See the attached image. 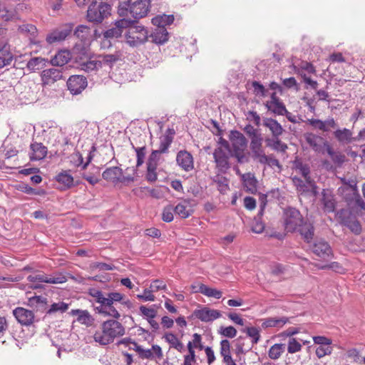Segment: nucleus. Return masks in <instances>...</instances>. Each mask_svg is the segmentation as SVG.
<instances>
[{
    "instance_id": "1",
    "label": "nucleus",
    "mask_w": 365,
    "mask_h": 365,
    "mask_svg": "<svg viewBox=\"0 0 365 365\" xmlns=\"http://www.w3.org/2000/svg\"><path fill=\"white\" fill-rule=\"evenodd\" d=\"M88 294L94 298V301L100 305L96 307V313L104 317L119 319L120 314L118 309L117 303L124 299V295L120 292H103L96 288L88 289Z\"/></svg>"
},
{
    "instance_id": "2",
    "label": "nucleus",
    "mask_w": 365,
    "mask_h": 365,
    "mask_svg": "<svg viewBox=\"0 0 365 365\" xmlns=\"http://www.w3.org/2000/svg\"><path fill=\"white\" fill-rule=\"evenodd\" d=\"M150 8V0H125L119 2L118 14L123 19L133 21V24H138L139 19L148 14Z\"/></svg>"
},
{
    "instance_id": "3",
    "label": "nucleus",
    "mask_w": 365,
    "mask_h": 365,
    "mask_svg": "<svg viewBox=\"0 0 365 365\" xmlns=\"http://www.w3.org/2000/svg\"><path fill=\"white\" fill-rule=\"evenodd\" d=\"M117 319L114 318L108 319L101 324V331H96L93 336L96 342L106 346L113 343L115 338L125 334V327Z\"/></svg>"
},
{
    "instance_id": "4",
    "label": "nucleus",
    "mask_w": 365,
    "mask_h": 365,
    "mask_svg": "<svg viewBox=\"0 0 365 365\" xmlns=\"http://www.w3.org/2000/svg\"><path fill=\"white\" fill-rule=\"evenodd\" d=\"M111 6L106 2L93 1L87 10V19L94 24L101 23L106 18L110 15Z\"/></svg>"
},
{
    "instance_id": "5",
    "label": "nucleus",
    "mask_w": 365,
    "mask_h": 365,
    "mask_svg": "<svg viewBox=\"0 0 365 365\" xmlns=\"http://www.w3.org/2000/svg\"><path fill=\"white\" fill-rule=\"evenodd\" d=\"M125 34L126 43L132 47H138L145 43L149 38L148 29L138 24H133L128 27Z\"/></svg>"
},
{
    "instance_id": "6",
    "label": "nucleus",
    "mask_w": 365,
    "mask_h": 365,
    "mask_svg": "<svg viewBox=\"0 0 365 365\" xmlns=\"http://www.w3.org/2000/svg\"><path fill=\"white\" fill-rule=\"evenodd\" d=\"M283 217L284 229L288 232H296L304 220L301 212L292 207H288L284 210Z\"/></svg>"
},
{
    "instance_id": "7",
    "label": "nucleus",
    "mask_w": 365,
    "mask_h": 365,
    "mask_svg": "<svg viewBox=\"0 0 365 365\" xmlns=\"http://www.w3.org/2000/svg\"><path fill=\"white\" fill-rule=\"evenodd\" d=\"M66 86L71 94H81L88 86L87 78L83 75H72L66 81Z\"/></svg>"
},
{
    "instance_id": "8",
    "label": "nucleus",
    "mask_w": 365,
    "mask_h": 365,
    "mask_svg": "<svg viewBox=\"0 0 365 365\" xmlns=\"http://www.w3.org/2000/svg\"><path fill=\"white\" fill-rule=\"evenodd\" d=\"M73 28V24H65L58 28L53 30L46 38L48 43L52 44L56 42H60L69 36Z\"/></svg>"
},
{
    "instance_id": "9",
    "label": "nucleus",
    "mask_w": 365,
    "mask_h": 365,
    "mask_svg": "<svg viewBox=\"0 0 365 365\" xmlns=\"http://www.w3.org/2000/svg\"><path fill=\"white\" fill-rule=\"evenodd\" d=\"M13 314L19 323L22 326L29 327L35 322H38L39 319H36L34 313L24 307H16L13 310Z\"/></svg>"
},
{
    "instance_id": "10",
    "label": "nucleus",
    "mask_w": 365,
    "mask_h": 365,
    "mask_svg": "<svg viewBox=\"0 0 365 365\" xmlns=\"http://www.w3.org/2000/svg\"><path fill=\"white\" fill-rule=\"evenodd\" d=\"M27 280L31 282H45L48 284H61L66 282L67 278L65 275L59 274L55 277H48L43 272H36L27 277Z\"/></svg>"
},
{
    "instance_id": "11",
    "label": "nucleus",
    "mask_w": 365,
    "mask_h": 365,
    "mask_svg": "<svg viewBox=\"0 0 365 365\" xmlns=\"http://www.w3.org/2000/svg\"><path fill=\"white\" fill-rule=\"evenodd\" d=\"M133 21H130L128 19L122 18L115 22V27L109 29L103 32V38H118L122 36L124 29L128 28L133 24Z\"/></svg>"
},
{
    "instance_id": "12",
    "label": "nucleus",
    "mask_w": 365,
    "mask_h": 365,
    "mask_svg": "<svg viewBox=\"0 0 365 365\" xmlns=\"http://www.w3.org/2000/svg\"><path fill=\"white\" fill-rule=\"evenodd\" d=\"M310 248L314 255L324 259L332 255V250L329 242L322 238L316 239Z\"/></svg>"
},
{
    "instance_id": "13",
    "label": "nucleus",
    "mask_w": 365,
    "mask_h": 365,
    "mask_svg": "<svg viewBox=\"0 0 365 365\" xmlns=\"http://www.w3.org/2000/svg\"><path fill=\"white\" fill-rule=\"evenodd\" d=\"M213 158L217 168L222 173H226L230 168L229 163V155L223 150L221 147L217 148L213 153Z\"/></svg>"
},
{
    "instance_id": "14",
    "label": "nucleus",
    "mask_w": 365,
    "mask_h": 365,
    "mask_svg": "<svg viewBox=\"0 0 365 365\" xmlns=\"http://www.w3.org/2000/svg\"><path fill=\"white\" fill-rule=\"evenodd\" d=\"M192 316L202 322H210L220 318L221 317V313L218 310L204 307L200 309L194 310Z\"/></svg>"
},
{
    "instance_id": "15",
    "label": "nucleus",
    "mask_w": 365,
    "mask_h": 365,
    "mask_svg": "<svg viewBox=\"0 0 365 365\" xmlns=\"http://www.w3.org/2000/svg\"><path fill=\"white\" fill-rule=\"evenodd\" d=\"M344 213L345 210L344 209L340 210L337 213L340 223L348 227L354 234L359 235L362 230L359 221L356 219L352 220L350 215H344Z\"/></svg>"
},
{
    "instance_id": "16",
    "label": "nucleus",
    "mask_w": 365,
    "mask_h": 365,
    "mask_svg": "<svg viewBox=\"0 0 365 365\" xmlns=\"http://www.w3.org/2000/svg\"><path fill=\"white\" fill-rule=\"evenodd\" d=\"M320 202L322 205V208L324 212L331 213L335 211L336 202L331 190L328 189L322 190Z\"/></svg>"
},
{
    "instance_id": "17",
    "label": "nucleus",
    "mask_w": 365,
    "mask_h": 365,
    "mask_svg": "<svg viewBox=\"0 0 365 365\" xmlns=\"http://www.w3.org/2000/svg\"><path fill=\"white\" fill-rule=\"evenodd\" d=\"M41 81L45 85H51L60 79H64L66 77L63 76L62 69L59 68H48L45 69L41 73Z\"/></svg>"
},
{
    "instance_id": "18",
    "label": "nucleus",
    "mask_w": 365,
    "mask_h": 365,
    "mask_svg": "<svg viewBox=\"0 0 365 365\" xmlns=\"http://www.w3.org/2000/svg\"><path fill=\"white\" fill-rule=\"evenodd\" d=\"M229 139L232 144V151L245 150L247 146V138L238 130H231Z\"/></svg>"
},
{
    "instance_id": "19",
    "label": "nucleus",
    "mask_w": 365,
    "mask_h": 365,
    "mask_svg": "<svg viewBox=\"0 0 365 365\" xmlns=\"http://www.w3.org/2000/svg\"><path fill=\"white\" fill-rule=\"evenodd\" d=\"M176 162L185 171H190L194 168L192 155L187 150H180L177 153Z\"/></svg>"
},
{
    "instance_id": "20",
    "label": "nucleus",
    "mask_w": 365,
    "mask_h": 365,
    "mask_svg": "<svg viewBox=\"0 0 365 365\" xmlns=\"http://www.w3.org/2000/svg\"><path fill=\"white\" fill-rule=\"evenodd\" d=\"M314 227L313 224L309 221L303 220L302 223L299 225L297 231L299 232L306 243H311L314 236Z\"/></svg>"
},
{
    "instance_id": "21",
    "label": "nucleus",
    "mask_w": 365,
    "mask_h": 365,
    "mask_svg": "<svg viewBox=\"0 0 365 365\" xmlns=\"http://www.w3.org/2000/svg\"><path fill=\"white\" fill-rule=\"evenodd\" d=\"M323 145L335 166L336 168H341L346 160L345 155L340 151H335L327 140L324 141Z\"/></svg>"
},
{
    "instance_id": "22",
    "label": "nucleus",
    "mask_w": 365,
    "mask_h": 365,
    "mask_svg": "<svg viewBox=\"0 0 365 365\" xmlns=\"http://www.w3.org/2000/svg\"><path fill=\"white\" fill-rule=\"evenodd\" d=\"M339 193L342 199L346 202L348 207L353 202L354 197L358 194L359 190L356 184L349 185V186H341L338 188Z\"/></svg>"
},
{
    "instance_id": "23",
    "label": "nucleus",
    "mask_w": 365,
    "mask_h": 365,
    "mask_svg": "<svg viewBox=\"0 0 365 365\" xmlns=\"http://www.w3.org/2000/svg\"><path fill=\"white\" fill-rule=\"evenodd\" d=\"M135 351L139 354V357L142 359H153L154 354L158 359L163 356V351L159 345L154 344L150 349H144L143 347H137Z\"/></svg>"
},
{
    "instance_id": "24",
    "label": "nucleus",
    "mask_w": 365,
    "mask_h": 365,
    "mask_svg": "<svg viewBox=\"0 0 365 365\" xmlns=\"http://www.w3.org/2000/svg\"><path fill=\"white\" fill-rule=\"evenodd\" d=\"M30 149L32 151L29 156L31 161L43 160L48 153L47 147L41 143L34 142L31 143Z\"/></svg>"
},
{
    "instance_id": "25",
    "label": "nucleus",
    "mask_w": 365,
    "mask_h": 365,
    "mask_svg": "<svg viewBox=\"0 0 365 365\" xmlns=\"http://www.w3.org/2000/svg\"><path fill=\"white\" fill-rule=\"evenodd\" d=\"M123 173V170L120 168L118 166L110 167L103 172L102 178L108 182L117 184L119 182Z\"/></svg>"
},
{
    "instance_id": "26",
    "label": "nucleus",
    "mask_w": 365,
    "mask_h": 365,
    "mask_svg": "<svg viewBox=\"0 0 365 365\" xmlns=\"http://www.w3.org/2000/svg\"><path fill=\"white\" fill-rule=\"evenodd\" d=\"M121 56L122 54L120 51H117L112 54L103 53L98 55V60L97 61L101 63V68H102L103 66H107L111 69L114 64L120 59Z\"/></svg>"
},
{
    "instance_id": "27",
    "label": "nucleus",
    "mask_w": 365,
    "mask_h": 365,
    "mask_svg": "<svg viewBox=\"0 0 365 365\" xmlns=\"http://www.w3.org/2000/svg\"><path fill=\"white\" fill-rule=\"evenodd\" d=\"M175 135V130L174 128H169L166 130L165 135L160 138V142L158 149L160 152L163 153H167L168 152V149L173 141Z\"/></svg>"
},
{
    "instance_id": "28",
    "label": "nucleus",
    "mask_w": 365,
    "mask_h": 365,
    "mask_svg": "<svg viewBox=\"0 0 365 365\" xmlns=\"http://www.w3.org/2000/svg\"><path fill=\"white\" fill-rule=\"evenodd\" d=\"M263 125L269 129L272 137H279L284 131L282 125L277 120L272 118H264Z\"/></svg>"
},
{
    "instance_id": "29",
    "label": "nucleus",
    "mask_w": 365,
    "mask_h": 365,
    "mask_svg": "<svg viewBox=\"0 0 365 365\" xmlns=\"http://www.w3.org/2000/svg\"><path fill=\"white\" fill-rule=\"evenodd\" d=\"M71 59V53L68 50L59 51L51 60L53 66L61 67Z\"/></svg>"
},
{
    "instance_id": "30",
    "label": "nucleus",
    "mask_w": 365,
    "mask_h": 365,
    "mask_svg": "<svg viewBox=\"0 0 365 365\" xmlns=\"http://www.w3.org/2000/svg\"><path fill=\"white\" fill-rule=\"evenodd\" d=\"M18 31L21 34L26 35L29 38L31 43L38 44V42L35 40L38 34V30L36 26L31 24H24L19 26Z\"/></svg>"
},
{
    "instance_id": "31",
    "label": "nucleus",
    "mask_w": 365,
    "mask_h": 365,
    "mask_svg": "<svg viewBox=\"0 0 365 365\" xmlns=\"http://www.w3.org/2000/svg\"><path fill=\"white\" fill-rule=\"evenodd\" d=\"M149 37L152 38L151 41L153 43L156 44H163L168 41L169 33L166 28H160L157 26L155 31L149 35Z\"/></svg>"
},
{
    "instance_id": "32",
    "label": "nucleus",
    "mask_w": 365,
    "mask_h": 365,
    "mask_svg": "<svg viewBox=\"0 0 365 365\" xmlns=\"http://www.w3.org/2000/svg\"><path fill=\"white\" fill-rule=\"evenodd\" d=\"M55 180L61 185V190H66L73 186V178L69 174V170H63L59 173Z\"/></svg>"
},
{
    "instance_id": "33",
    "label": "nucleus",
    "mask_w": 365,
    "mask_h": 365,
    "mask_svg": "<svg viewBox=\"0 0 365 365\" xmlns=\"http://www.w3.org/2000/svg\"><path fill=\"white\" fill-rule=\"evenodd\" d=\"M333 134L337 141L341 144H348L354 141L352 138V131L348 128L336 129Z\"/></svg>"
},
{
    "instance_id": "34",
    "label": "nucleus",
    "mask_w": 365,
    "mask_h": 365,
    "mask_svg": "<svg viewBox=\"0 0 365 365\" xmlns=\"http://www.w3.org/2000/svg\"><path fill=\"white\" fill-rule=\"evenodd\" d=\"M71 314L77 315V321L87 327L92 326L95 321L94 318L87 310L73 309L71 311Z\"/></svg>"
},
{
    "instance_id": "35",
    "label": "nucleus",
    "mask_w": 365,
    "mask_h": 365,
    "mask_svg": "<svg viewBox=\"0 0 365 365\" xmlns=\"http://www.w3.org/2000/svg\"><path fill=\"white\" fill-rule=\"evenodd\" d=\"M293 317H291L292 319ZM290 318L287 317H282L279 318L269 317L264 319L262 324V327L264 329L269 327H282L285 324L290 323Z\"/></svg>"
},
{
    "instance_id": "36",
    "label": "nucleus",
    "mask_w": 365,
    "mask_h": 365,
    "mask_svg": "<svg viewBox=\"0 0 365 365\" xmlns=\"http://www.w3.org/2000/svg\"><path fill=\"white\" fill-rule=\"evenodd\" d=\"M174 16L173 14L157 15L152 19V24L160 28L165 27L172 24L174 21Z\"/></svg>"
},
{
    "instance_id": "37",
    "label": "nucleus",
    "mask_w": 365,
    "mask_h": 365,
    "mask_svg": "<svg viewBox=\"0 0 365 365\" xmlns=\"http://www.w3.org/2000/svg\"><path fill=\"white\" fill-rule=\"evenodd\" d=\"M48 60L42 57L31 58L27 63L26 67L29 70L35 71L41 70L46 66Z\"/></svg>"
},
{
    "instance_id": "38",
    "label": "nucleus",
    "mask_w": 365,
    "mask_h": 365,
    "mask_svg": "<svg viewBox=\"0 0 365 365\" xmlns=\"http://www.w3.org/2000/svg\"><path fill=\"white\" fill-rule=\"evenodd\" d=\"M242 180L251 193L256 192L257 180L254 174L248 173L242 175Z\"/></svg>"
},
{
    "instance_id": "39",
    "label": "nucleus",
    "mask_w": 365,
    "mask_h": 365,
    "mask_svg": "<svg viewBox=\"0 0 365 365\" xmlns=\"http://www.w3.org/2000/svg\"><path fill=\"white\" fill-rule=\"evenodd\" d=\"M163 338L170 345V347L175 349L179 352H182L184 351L183 344L180 340H178L176 335L173 333H165L163 336Z\"/></svg>"
},
{
    "instance_id": "40",
    "label": "nucleus",
    "mask_w": 365,
    "mask_h": 365,
    "mask_svg": "<svg viewBox=\"0 0 365 365\" xmlns=\"http://www.w3.org/2000/svg\"><path fill=\"white\" fill-rule=\"evenodd\" d=\"M195 292H200L207 297H214L215 299H220L222 297V292L216 289L210 288L204 284H201L198 289L195 291Z\"/></svg>"
},
{
    "instance_id": "41",
    "label": "nucleus",
    "mask_w": 365,
    "mask_h": 365,
    "mask_svg": "<svg viewBox=\"0 0 365 365\" xmlns=\"http://www.w3.org/2000/svg\"><path fill=\"white\" fill-rule=\"evenodd\" d=\"M306 142L315 152H321V145L317 143V140H324L321 136L317 135L312 133H307L304 134Z\"/></svg>"
},
{
    "instance_id": "42",
    "label": "nucleus",
    "mask_w": 365,
    "mask_h": 365,
    "mask_svg": "<svg viewBox=\"0 0 365 365\" xmlns=\"http://www.w3.org/2000/svg\"><path fill=\"white\" fill-rule=\"evenodd\" d=\"M79 68L81 71L86 73L96 72L101 68V63L97 60L87 61L82 62L79 64Z\"/></svg>"
},
{
    "instance_id": "43",
    "label": "nucleus",
    "mask_w": 365,
    "mask_h": 365,
    "mask_svg": "<svg viewBox=\"0 0 365 365\" xmlns=\"http://www.w3.org/2000/svg\"><path fill=\"white\" fill-rule=\"evenodd\" d=\"M285 351L284 344H274L268 351V356L273 360L278 359Z\"/></svg>"
},
{
    "instance_id": "44",
    "label": "nucleus",
    "mask_w": 365,
    "mask_h": 365,
    "mask_svg": "<svg viewBox=\"0 0 365 365\" xmlns=\"http://www.w3.org/2000/svg\"><path fill=\"white\" fill-rule=\"evenodd\" d=\"M188 204L189 202L186 200L178 203L175 207H173L174 212L181 218L185 219L191 215L190 210L187 209Z\"/></svg>"
},
{
    "instance_id": "45",
    "label": "nucleus",
    "mask_w": 365,
    "mask_h": 365,
    "mask_svg": "<svg viewBox=\"0 0 365 365\" xmlns=\"http://www.w3.org/2000/svg\"><path fill=\"white\" fill-rule=\"evenodd\" d=\"M132 148L135 151L137 158L136 167L135 168H133V173L135 174L137 173V168L140 167L144 163V160L146 155V147L143 146L136 148L132 144Z\"/></svg>"
},
{
    "instance_id": "46",
    "label": "nucleus",
    "mask_w": 365,
    "mask_h": 365,
    "mask_svg": "<svg viewBox=\"0 0 365 365\" xmlns=\"http://www.w3.org/2000/svg\"><path fill=\"white\" fill-rule=\"evenodd\" d=\"M242 331L246 333L247 336L252 339V344H257L261 338V335L259 333V328L255 327H246L242 329Z\"/></svg>"
},
{
    "instance_id": "47",
    "label": "nucleus",
    "mask_w": 365,
    "mask_h": 365,
    "mask_svg": "<svg viewBox=\"0 0 365 365\" xmlns=\"http://www.w3.org/2000/svg\"><path fill=\"white\" fill-rule=\"evenodd\" d=\"M18 190L28 195L43 196L46 194V191L44 189H35L25 183L19 185L18 187Z\"/></svg>"
},
{
    "instance_id": "48",
    "label": "nucleus",
    "mask_w": 365,
    "mask_h": 365,
    "mask_svg": "<svg viewBox=\"0 0 365 365\" xmlns=\"http://www.w3.org/2000/svg\"><path fill=\"white\" fill-rule=\"evenodd\" d=\"M141 315L146 320L155 319L157 316L158 312L153 307H146L144 305H141L139 307Z\"/></svg>"
},
{
    "instance_id": "49",
    "label": "nucleus",
    "mask_w": 365,
    "mask_h": 365,
    "mask_svg": "<svg viewBox=\"0 0 365 365\" xmlns=\"http://www.w3.org/2000/svg\"><path fill=\"white\" fill-rule=\"evenodd\" d=\"M217 332L219 334L230 339L235 337L237 333V329L232 326H221Z\"/></svg>"
},
{
    "instance_id": "50",
    "label": "nucleus",
    "mask_w": 365,
    "mask_h": 365,
    "mask_svg": "<svg viewBox=\"0 0 365 365\" xmlns=\"http://www.w3.org/2000/svg\"><path fill=\"white\" fill-rule=\"evenodd\" d=\"M68 309V304L61 302L58 303H53L51 307L46 311L47 314H51L53 313L60 312L61 313L65 312Z\"/></svg>"
},
{
    "instance_id": "51",
    "label": "nucleus",
    "mask_w": 365,
    "mask_h": 365,
    "mask_svg": "<svg viewBox=\"0 0 365 365\" xmlns=\"http://www.w3.org/2000/svg\"><path fill=\"white\" fill-rule=\"evenodd\" d=\"M302 344L296 338H289L287 344V351L289 354H294L300 351Z\"/></svg>"
},
{
    "instance_id": "52",
    "label": "nucleus",
    "mask_w": 365,
    "mask_h": 365,
    "mask_svg": "<svg viewBox=\"0 0 365 365\" xmlns=\"http://www.w3.org/2000/svg\"><path fill=\"white\" fill-rule=\"evenodd\" d=\"M252 86L254 88L253 93L256 96H259L262 97H265L267 96L268 90L266 89L259 81H252Z\"/></svg>"
},
{
    "instance_id": "53",
    "label": "nucleus",
    "mask_w": 365,
    "mask_h": 365,
    "mask_svg": "<svg viewBox=\"0 0 365 365\" xmlns=\"http://www.w3.org/2000/svg\"><path fill=\"white\" fill-rule=\"evenodd\" d=\"M251 155L253 160H257L259 163L267 160V155L264 153L262 146L251 150Z\"/></svg>"
},
{
    "instance_id": "54",
    "label": "nucleus",
    "mask_w": 365,
    "mask_h": 365,
    "mask_svg": "<svg viewBox=\"0 0 365 365\" xmlns=\"http://www.w3.org/2000/svg\"><path fill=\"white\" fill-rule=\"evenodd\" d=\"M149 291L153 294V292H156L160 290H166L167 286L166 284L161 279H154L151 282Z\"/></svg>"
},
{
    "instance_id": "55",
    "label": "nucleus",
    "mask_w": 365,
    "mask_h": 365,
    "mask_svg": "<svg viewBox=\"0 0 365 365\" xmlns=\"http://www.w3.org/2000/svg\"><path fill=\"white\" fill-rule=\"evenodd\" d=\"M90 28L85 25H79L78 26L74 31V36L77 38L83 40L86 38L88 35L89 34Z\"/></svg>"
},
{
    "instance_id": "56",
    "label": "nucleus",
    "mask_w": 365,
    "mask_h": 365,
    "mask_svg": "<svg viewBox=\"0 0 365 365\" xmlns=\"http://www.w3.org/2000/svg\"><path fill=\"white\" fill-rule=\"evenodd\" d=\"M160 154L163 153L160 152V150H153L148 157L146 165L158 167Z\"/></svg>"
},
{
    "instance_id": "57",
    "label": "nucleus",
    "mask_w": 365,
    "mask_h": 365,
    "mask_svg": "<svg viewBox=\"0 0 365 365\" xmlns=\"http://www.w3.org/2000/svg\"><path fill=\"white\" fill-rule=\"evenodd\" d=\"M157 166L147 165V172L145 174V179L150 182H154L158 179V174L156 172Z\"/></svg>"
},
{
    "instance_id": "58",
    "label": "nucleus",
    "mask_w": 365,
    "mask_h": 365,
    "mask_svg": "<svg viewBox=\"0 0 365 365\" xmlns=\"http://www.w3.org/2000/svg\"><path fill=\"white\" fill-rule=\"evenodd\" d=\"M174 209L172 205L166 206L162 213V219L165 222H170L173 220Z\"/></svg>"
},
{
    "instance_id": "59",
    "label": "nucleus",
    "mask_w": 365,
    "mask_h": 365,
    "mask_svg": "<svg viewBox=\"0 0 365 365\" xmlns=\"http://www.w3.org/2000/svg\"><path fill=\"white\" fill-rule=\"evenodd\" d=\"M14 56L11 53L6 51L4 53L0 54V68L6 66L10 65L13 61Z\"/></svg>"
},
{
    "instance_id": "60",
    "label": "nucleus",
    "mask_w": 365,
    "mask_h": 365,
    "mask_svg": "<svg viewBox=\"0 0 365 365\" xmlns=\"http://www.w3.org/2000/svg\"><path fill=\"white\" fill-rule=\"evenodd\" d=\"M245 150L231 151L230 156L237 159L240 164H243L249 162V158L244 154Z\"/></svg>"
},
{
    "instance_id": "61",
    "label": "nucleus",
    "mask_w": 365,
    "mask_h": 365,
    "mask_svg": "<svg viewBox=\"0 0 365 365\" xmlns=\"http://www.w3.org/2000/svg\"><path fill=\"white\" fill-rule=\"evenodd\" d=\"M349 207L351 209L360 208L361 210H365V202L362 199L359 192L356 194V196L354 197L353 202L349 205Z\"/></svg>"
},
{
    "instance_id": "62",
    "label": "nucleus",
    "mask_w": 365,
    "mask_h": 365,
    "mask_svg": "<svg viewBox=\"0 0 365 365\" xmlns=\"http://www.w3.org/2000/svg\"><path fill=\"white\" fill-rule=\"evenodd\" d=\"M29 304L31 305H38L40 304L42 307H44L47 305L48 300L47 298L43 297L42 296H34L30 297L29 299Z\"/></svg>"
},
{
    "instance_id": "63",
    "label": "nucleus",
    "mask_w": 365,
    "mask_h": 365,
    "mask_svg": "<svg viewBox=\"0 0 365 365\" xmlns=\"http://www.w3.org/2000/svg\"><path fill=\"white\" fill-rule=\"evenodd\" d=\"M1 16L6 21L19 19V14H16V11L12 10L4 9L1 11Z\"/></svg>"
},
{
    "instance_id": "64",
    "label": "nucleus",
    "mask_w": 365,
    "mask_h": 365,
    "mask_svg": "<svg viewBox=\"0 0 365 365\" xmlns=\"http://www.w3.org/2000/svg\"><path fill=\"white\" fill-rule=\"evenodd\" d=\"M332 348L330 346H319L316 349V355L318 358H322L326 355L330 354Z\"/></svg>"
}]
</instances>
